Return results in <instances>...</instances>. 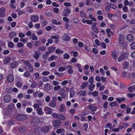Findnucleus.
Instances as JSON below:
<instances>
[{
	"label": "nucleus",
	"instance_id": "30",
	"mask_svg": "<svg viewBox=\"0 0 135 135\" xmlns=\"http://www.w3.org/2000/svg\"><path fill=\"white\" fill-rule=\"evenodd\" d=\"M12 110L8 108H7L5 111V113L7 115H9L11 114Z\"/></svg>",
	"mask_w": 135,
	"mask_h": 135
},
{
	"label": "nucleus",
	"instance_id": "46",
	"mask_svg": "<svg viewBox=\"0 0 135 135\" xmlns=\"http://www.w3.org/2000/svg\"><path fill=\"white\" fill-rule=\"evenodd\" d=\"M110 113L109 112H108L105 115H104V116L102 117L105 118H106L108 116H109L110 115Z\"/></svg>",
	"mask_w": 135,
	"mask_h": 135
},
{
	"label": "nucleus",
	"instance_id": "6",
	"mask_svg": "<svg viewBox=\"0 0 135 135\" xmlns=\"http://www.w3.org/2000/svg\"><path fill=\"white\" fill-rule=\"evenodd\" d=\"M7 80L9 82H12L14 80L13 76L11 74L8 75L7 77Z\"/></svg>",
	"mask_w": 135,
	"mask_h": 135
},
{
	"label": "nucleus",
	"instance_id": "22",
	"mask_svg": "<svg viewBox=\"0 0 135 135\" xmlns=\"http://www.w3.org/2000/svg\"><path fill=\"white\" fill-rule=\"evenodd\" d=\"M16 33L14 31H12L9 34V37L10 38H12L13 37L16 35Z\"/></svg>",
	"mask_w": 135,
	"mask_h": 135
},
{
	"label": "nucleus",
	"instance_id": "18",
	"mask_svg": "<svg viewBox=\"0 0 135 135\" xmlns=\"http://www.w3.org/2000/svg\"><path fill=\"white\" fill-rule=\"evenodd\" d=\"M109 105L111 107H113L116 106L117 105L119 106V105L117 104L116 101H115L113 102H110L109 103Z\"/></svg>",
	"mask_w": 135,
	"mask_h": 135
},
{
	"label": "nucleus",
	"instance_id": "57",
	"mask_svg": "<svg viewBox=\"0 0 135 135\" xmlns=\"http://www.w3.org/2000/svg\"><path fill=\"white\" fill-rule=\"evenodd\" d=\"M30 75V73L28 71H27L24 73V75L26 77H28Z\"/></svg>",
	"mask_w": 135,
	"mask_h": 135
},
{
	"label": "nucleus",
	"instance_id": "2",
	"mask_svg": "<svg viewBox=\"0 0 135 135\" xmlns=\"http://www.w3.org/2000/svg\"><path fill=\"white\" fill-rule=\"evenodd\" d=\"M61 122L59 119H56L52 122L53 126L55 128H59L61 124Z\"/></svg>",
	"mask_w": 135,
	"mask_h": 135
},
{
	"label": "nucleus",
	"instance_id": "53",
	"mask_svg": "<svg viewBox=\"0 0 135 135\" xmlns=\"http://www.w3.org/2000/svg\"><path fill=\"white\" fill-rule=\"evenodd\" d=\"M94 78L93 77H91L89 80V83L91 84H93V83Z\"/></svg>",
	"mask_w": 135,
	"mask_h": 135
},
{
	"label": "nucleus",
	"instance_id": "55",
	"mask_svg": "<svg viewBox=\"0 0 135 135\" xmlns=\"http://www.w3.org/2000/svg\"><path fill=\"white\" fill-rule=\"evenodd\" d=\"M32 111V109L31 108H28L26 109V111L28 113H30Z\"/></svg>",
	"mask_w": 135,
	"mask_h": 135
},
{
	"label": "nucleus",
	"instance_id": "61",
	"mask_svg": "<svg viewBox=\"0 0 135 135\" xmlns=\"http://www.w3.org/2000/svg\"><path fill=\"white\" fill-rule=\"evenodd\" d=\"M100 45L101 46L105 49L106 47V44L104 42H102L100 44Z\"/></svg>",
	"mask_w": 135,
	"mask_h": 135
},
{
	"label": "nucleus",
	"instance_id": "11",
	"mask_svg": "<svg viewBox=\"0 0 135 135\" xmlns=\"http://www.w3.org/2000/svg\"><path fill=\"white\" fill-rule=\"evenodd\" d=\"M49 127L46 126L41 128V131L44 132L45 133H46L49 131Z\"/></svg>",
	"mask_w": 135,
	"mask_h": 135
},
{
	"label": "nucleus",
	"instance_id": "25",
	"mask_svg": "<svg viewBox=\"0 0 135 135\" xmlns=\"http://www.w3.org/2000/svg\"><path fill=\"white\" fill-rule=\"evenodd\" d=\"M26 129V128L25 126H22L19 129V131L21 132H23L25 131Z\"/></svg>",
	"mask_w": 135,
	"mask_h": 135
},
{
	"label": "nucleus",
	"instance_id": "35",
	"mask_svg": "<svg viewBox=\"0 0 135 135\" xmlns=\"http://www.w3.org/2000/svg\"><path fill=\"white\" fill-rule=\"evenodd\" d=\"M111 55L113 58L115 59H116L117 58V55L115 51H113L112 52Z\"/></svg>",
	"mask_w": 135,
	"mask_h": 135
},
{
	"label": "nucleus",
	"instance_id": "20",
	"mask_svg": "<svg viewBox=\"0 0 135 135\" xmlns=\"http://www.w3.org/2000/svg\"><path fill=\"white\" fill-rule=\"evenodd\" d=\"M63 37L65 41H69L70 40V37L66 34H64L63 36Z\"/></svg>",
	"mask_w": 135,
	"mask_h": 135
},
{
	"label": "nucleus",
	"instance_id": "31",
	"mask_svg": "<svg viewBox=\"0 0 135 135\" xmlns=\"http://www.w3.org/2000/svg\"><path fill=\"white\" fill-rule=\"evenodd\" d=\"M79 12L80 14V16L81 17L86 18V14L84 12L83 10H80L79 11Z\"/></svg>",
	"mask_w": 135,
	"mask_h": 135
},
{
	"label": "nucleus",
	"instance_id": "32",
	"mask_svg": "<svg viewBox=\"0 0 135 135\" xmlns=\"http://www.w3.org/2000/svg\"><path fill=\"white\" fill-rule=\"evenodd\" d=\"M129 66V63L127 62L126 61L124 62L123 65V68L124 69H126L128 68Z\"/></svg>",
	"mask_w": 135,
	"mask_h": 135
},
{
	"label": "nucleus",
	"instance_id": "24",
	"mask_svg": "<svg viewBox=\"0 0 135 135\" xmlns=\"http://www.w3.org/2000/svg\"><path fill=\"white\" fill-rule=\"evenodd\" d=\"M119 43L121 45L120 47L123 48L127 46V44L126 42H123V41L119 42Z\"/></svg>",
	"mask_w": 135,
	"mask_h": 135
},
{
	"label": "nucleus",
	"instance_id": "40",
	"mask_svg": "<svg viewBox=\"0 0 135 135\" xmlns=\"http://www.w3.org/2000/svg\"><path fill=\"white\" fill-rule=\"evenodd\" d=\"M128 89L129 91L130 92H132L134 90L133 86H130L128 88Z\"/></svg>",
	"mask_w": 135,
	"mask_h": 135
},
{
	"label": "nucleus",
	"instance_id": "56",
	"mask_svg": "<svg viewBox=\"0 0 135 135\" xmlns=\"http://www.w3.org/2000/svg\"><path fill=\"white\" fill-rule=\"evenodd\" d=\"M17 45L18 47H21L23 46V44L22 42H19L17 43Z\"/></svg>",
	"mask_w": 135,
	"mask_h": 135
},
{
	"label": "nucleus",
	"instance_id": "54",
	"mask_svg": "<svg viewBox=\"0 0 135 135\" xmlns=\"http://www.w3.org/2000/svg\"><path fill=\"white\" fill-rule=\"evenodd\" d=\"M129 98H132L135 96V94L134 93L128 94H127Z\"/></svg>",
	"mask_w": 135,
	"mask_h": 135
},
{
	"label": "nucleus",
	"instance_id": "50",
	"mask_svg": "<svg viewBox=\"0 0 135 135\" xmlns=\"http://www.w3.org/2000/svg\"><path fill=\"white\" fill-rule=\"evenodd\" d=\"M56 52L57 53L60 54H61L63 53V51L57 49L56 50Z\"/></svg>",
	"mask_w": 135,
	"mask_h": 135
},
{
	"label": "nucleus",
	"instance_id": "48",
	"mask_svg": "<svg viewBox=\"0 0 135 135\" xmlns=\"http://www.w3.org/2000/svg\"><path fill=\"white\" fill-rule=\"evenodd\" d=\"M123 38L124 36L122 34L120 35L119 37V42L122 41Z\"/></svg>",
	"mask_w": 135,
	"mask_h": 135
},
{
	"label": "nucleus",
	"instance_id": "43",
	"mask_svg": "<svg viewBox=\"0 0 135 135\" xmlns=\"http://www.w3.org/2000/svg\"><path fill=\"white\" fill-rule=\"evenodd\" d=\"M131 47L132 49H135V42H133L131 43Z\"/></svg>",
	"mask_w": 135,
	"mask_h": 135
},
{
	"label": "nucleus",
	"instance_id": "58",
	"mask_svg": "<svg viewBox=\"0 0 135 135\" xmlns=\"http://www.w3.org/2000/svg\"><path fill=\"white\" fill-rule=\"evenodd\" d=\"M50 97L48 95L45 98V100L46 102H49V101H50Z\"/></svg>",
	"mask_w": 135,
	"mask_h": 135
},
{
	"label": "nucleus",
	"instance_id": "26",
	"mask_svg": "<svg viewBox=\"0 0 135 135\" xmlns=\"http://www.w3.org/2000/svg\"><path fill=\"white\" fill-rule=\"evenodd\" d=\"M35 54L33 55V57L35 58V59L37 60L39 57V55L37 51H35Z\"/></svg>",
	"mask_w": 135,
	"mask_h": 135
},
{
	"label": "nucleus",
	"instance_id": "17",
	"mask_svg": "<svg viewBox=\"0 0 135 135\" xmlns=\"http://www.w3.org/2000/svg\"><path fill=\"white\" fill-rule=\"evenodd\" d=\"M57 119L61 120H65V116L62 114H58Z\"/></svg>",
	"mask_w": 135,
	"mask_h": 135
},
{
	"label": "nucleus",
	"instance_id": "44",
	"mask_svg": "<svg viewBox=\"0 0 135 135\" xmlns=\"http://www.w3.org/2000/svg\"><path fill=\"white\" fill-rule=\"evenodd\" d=\"M55 56L54 55H52L51 56L49 57L48 60L49 61H52L54 59Z\"/></svg>",
	"mask_w": 135,
	"mask_h": 135
},
{
	"label": "nucleus",
	"instance_id": "19",
	"mask_svg": "<svg viewBox=\"0 0 135 135\" xmlns=\"http://www.w3.org/2000/svg\"><path fill=\"white\" fill-rule=\"evenodd\" d=\"M107 5H108V6H109L110 7L112 8L113 9H115L117 7L115 4L110 3H108L107 4Z\"/></svg>",
	"mask_w": 135,
	"mask_h": 135
},
{
	"label": "nucleus",
	"instance_id": "9",
	"mask_svg": "<svg viewBox=\"0 0 135 135\" xmlns=\"http://www.w3.org/2000/svg\"><path fill=\"white\" fill-rule=\"evenodd\" d=\"M18 62L16 61H15L12 62L10 64V66L11 68H15L18 66Z\"/></svg>",
	"mask_w": 135,
	"mask_h": 135
},
{
	"label": "nucleus",
	"instance_id": "12",
	"mask_svg": "<svg viewBox=\"0 0 135 135\" xmlns=\"http://www.w3.org/2000/svg\"><path fill=\"white\" fill-rule=\"evenodd\" d=\"M44 87L45 89L47 91H50L51 89V87L50 84L48 83L44 85Z\"/></svg>",
	"mask_w": 135,
	"mask_h": 135
},
{
	"label": "nucleus",
	"instance_id": "37",
	"mask_svg": "<svg viewBox=\"0 0 135 135\" xmlns=\"http://www.w3.org/2000/svg\"><path fill=\"white\" fill-rule=\"evenodd\" d=\"M27 46L29 49H31L32 47V44L31 42H28L27 43Z\"/></svg>",
	"mask_w": 135,
	"mask_h": 135
},
{
	"label": "nucleus",
	"instance_id": "13",
	"mask_svg": "<svg viewBox=\"0 0 135 135\" xmlns=\"http://www.w3.org/2000/svg\"><path fill=\"white\" fill-rule=\"evenodd\" d=\"M38 18L39 17L37 16H32L31 17V20L32 22H35L38 20Z\"/></svg>",
	"mask_w": 135,
	"mask_h": 135
},
{
	"label": "nucleus",
	"instance_id": "4",
	"mask_svg": "<svg viewBox=\"0 0 135 135\" xmlns=\"http://www.w3.org/2000/svg\"><path fill=\"white\" fill-rule=\"evenodd\" d=\"M40 121L37 118H35L31 120V123L33 126H37L39 123Z\"/></svg>",
	"mask_w": 135,
	"mask_h": 135
},
{
	"label": "nucleus",
	"instance_id": "63",
	"mask_svg": "<svg viewBox=\"0 0 135 135\" xmlns=\"http://www.w3.org/2000/svg\"><path fill=\"white\" fill-rule=\"evenodd\" d=\"M43 84V82L42 81H40L37 84L40 87H42Z\"/></svg>",
	"mask_w": 135,
	"mask_h": 135
},
{
	"label": "nucleus",
	"instance_id": "33",
	"mask_svg": "<svg viewBox=\"0 0 135 135\" xmlns=\"http://www.w3.org/2000/svg\"><path fill=\"white\" fill-rule=\"evenodd\" d=\"M88 82H85L82 84L81 86L82 87L81 89L82 88L84 89L85 88L87 85L88 84Z\"/></svg>",
	"mask_w": 135,
	"mask_h": 135
},
{
	"label": "nucleus",
	"instance_id": "51",
	"mask_svg": "<svg viewBox=\"0 0 135 135\" xmlns=\"http://www.w3.org/2000/svg\"><path fill=\"white\" fill-rule=\"evenodd\" d=\"M89 18L92 21H96V19L92 16V15H90L89 16Z\"/></svg>",
	"mask_w": 135,
	"mask_h": 135
},
{
	"label": "nucleus",
	"instance_id": "14",
	"mask_svg": "<svg viewBox=\"0 0 135 135\" xmlns=\"http://www.w3.org/2000/svg\"><path fill=\"white\" fill-rule=\"evenodd\" d=\"M127 40L129 41H132L134 39L133 36L132 34H129L127 37Z\"/></svg>",
	"mask_w": 135,
	"mask_h": 135
},
{
	"label": "nucleus",
	"instance_id": "45",
	"mask_svg": "<svg viewBox=\"0 0 135 135\" xmlns=\"http://www.w3.org/2000/svg\"><path fill=\"white\" fill-rule=\"evenodd\" d=\"M70 57V55L67 53H65L64 55V58L65 59H68Z\"/></svg>",
	"mask_w": 135,
	"mask_h": 135
},
{
	"label": "nucleus",
	"instance_id": "8",
	"mask_svg": "<svg viewBox=\"0 0 135 135\" xmlns=\"http://www.w3.org/2000/svg\"><path fill=\"white\" fill-rule=\"evenodd\" d=\"M70 12V11L69 9H65L63 12V14L64 16H67Z\"/></svg>",
	"mask_w": 135,
	"mask_h": 135
},
{
	"label": "nucleus",
	"instance_id": "34",
	"mask_svg": "<svg viewBox=\"0 0 135 135\" xmlns=\"http://www.w3.org/2000/svg\"><path fill=\"white\" fill-rule=\"evenodd\" d=\"M14 107L15 105L13 104L10 103L8 105V108L12 110V109L14 108Z\"/></svg>",
	"mask_w": 135,
	"mask_h": 135
},
{
	"label": "nucleus",
	"instance_id": "59",
	"mask_svg": "<svg viewBox=\"0 0 135 135\" xmlns=\"http://www.w3.org/2000/svg\"><path fill=\"white\" fill-rule=\"evenodd\" d=\"M36 84L35 82H33L31 84V87L32 88H34L36 87Z\"/></svg>",
	"mask_w": 135,
	"mask_h": 135
},
{
	"label": "nucleus",
	"instance_id": "42",
	"mask_svg": "<svg viewBox=\"0 0 135 135\" xmlns=\"http://www.w3.org/2000/svg\"><path fill=\"white\" fill-rule=\"evenodd\" d=\"M75 95L74 91L73 90H71L70 91V97H73Z\"/></svg>",
	"mask_w": 135,
	"mask_h": 135
},
{
	"label": "nucleus",
	"instance_id": "16",
	"mask_svg": "<svg viewBox=\"0 0 135 135\" xmlns=\"http://www.w3.org/2000/svg\"><path fill=\"white\" fill-rule=\"evenodd\" d=\"M56 104V102L53 100H51L49 104V105L51 107L54 108L55 107Z\"/></svg>",
	"mask_w": 135,
	"mask_h": 135
},
{
	"label": "nucleus",
	"instance_id": "62",
	"mask_svg": "<svg viewBox=\"0 0 135 135\" xmlns=\"http://www.w3.org/2000/svg\"><path fill=\"white\" fill-rule=\"evenodd\" d=\"M50 73V72L48 71H44L42 73V74L44 75H47Z\"/></svg>",
	"mask_w": 135,
	"mask_h": 135
},
{
	"label": "nucleus",
	"instance_id": "41",
	"mask_svg": "<svg viewBox=\"0 0 135 135\" xmlns=\"http://www.w3.org/2000/svg\"><path fill=\"white\" fill-rule=\"evenodd\" d=\"M56 48L55 47L51 46L49 47V49L50 52H52Z\"/></svg>",
	"mask_w": 135,
	"mask_h": 135
},
{
	"label": "nucleus",
	"instance_id": "28",
	"mask_svg": "<svg viewBox=\"0 0 135 135\" xmlns=\"http://www.w3.org/2000/svg\"><path fill=\"white\" fill-rule=\"evenodd\" d=\"M37 114L40 115H42L44 113V112L42 111V110L40 108L37 109Z\"/></svg>",
	"mask_w": 135,
	"mask_h": 135
},
{
	"label": "nucleus",
	"instance_id": "23",
	"mask_svg": "<svg viewBox=\"0 0 135 135\" xmlns=\"http://www.w3.org/2000/svg\"><path fill=\"white\" fill-rule=\"evenodd\" d=\"M31 39L33 40L36 41L38 39V37L34 33H33L32 34V36L31 37Z\"/></svg>",
	"mask_w": 135,
	"mask_h": 135
},
{
	"label": "nucleus",
	"instance_id": "39",
	"mask_svg": "<svg viewBox=\"0 0 135 135\" xmlns=\"http://www.w3.org/2000/svg\"><path fill=\"white\" fill-rule=\"evenodd\" d=\"M95 86V85L94 84H91L89 86V89L90 90H92L93 89Z\"/></svg>",
	"mask_w": 135,
	"mask_h": 135
},
{
	"label": "nucleus",
	"instance_id": "49",
	"mask_svg": "<svg viewBox=\"0 0 135 135\" xmlns=\"http://www.w3.org/2000/svg\"><path fill=\"white\" fill-rule=\"evenodd\" d=\"M41 44L40 42L39 41H36L35 42V45L36 46H38L40 45Z\"/></svg>",
	"mask_w": 135,
	"mask_h": 135
},
{
	"label": "nucleus",
	"instance_id": "38",
	"mask_svg": "<svg viewBox=\"0 0 135 135\" xmlns=\"http://www.w3.org/2000/svg\"><path fill=\"white\" fill-rule=\"evenodd\" d=\"M24 64L25 65H26L27 66H28V67L31 66L30 62H29L28 61L25 60H24Z\"/></svg>",
	"mask_w": 135,
	"mask_h": 135
},
{
	"label": "nucleus",
	"instance_id": "10",
	"mask_svg": "<svg viewBox=\"0 0 135 135\" xmlns=\"http://www.w3.org/2000/svg\"><path fill=\"white\" fill-rule=\"evenodd\" d=\"M44 110L46 113L48 114H50L52 113L51 109L50 108L48 107H46L44 108Z\"/></svg>",
	"mask_w": 135,
	"mask_h": 135
},
{
	"label": "nucleus",
	"instance_id": "7",
	"mask_svg": "<svg viewBox=\"0 0 135 135\" xmlns=\"http://www.w3.org/2000/svg\"><path fill=\"white\" fill-rule=\"evenodd\" d=\"M5 11V8L4 7L1 8L0 9V16L1 17H3L5 16L4 13Z\"/></svg>",
	"mask_w": 135,
	"mask_h": 135
},
{
	"label": "nucleus",
	"instance_id": "29",
	"mask_svg": "<svg viewBox=\"0 0 135 135\" xmlns=\"http://www.w3.org/2000/svg\"><path fill=\"white\" fill-rule=\"evenodd\" d=\"M10 61V58L9 57H7L5 58L4 60V64H7Z\"/></svg>",
	"mask_w": 135,
	"mask_h": 135
},
{
	"label": "nucleus",
	"instance_id": "64",
	"mask_svg": "<svg viewBox=\"0 0 135 135\" xmlns=\"http://www.w3.org/2000/svg\"><path fill=\"white\" fill-rule=\"evenodd\" d=\"M95 42L98 46L100 45V42L99 41L98 39H96L95 40Z\"/></svg>",
	"mask_w": 135,
	"mask_h": 135
},
{
	"label": "nucleus",
	"instance_id": "36",
	"mask_svg": "<svg viewBox=\"0 0 135 135\" xmlns=\"http://www.w3.org/2000/svg\"><path fill=\"white\" fill-rule=\"evenodd\" d=\"M8 47L10 48H12L14 46V44L11 42H9L8 44Z\"/></svg>",
	"mask_w": 135,
	"mask_h": 135
},
{
	"label": "nucleus",
	"instance_id": "27",
	"mask_svg": "<svg viewBox=\"0 0 135 135\" xmlns=\"http://www.w3.org/2000/svg\"><path fill=\"white\" fill-rule=\"evenodd\" d=\"M65 109V105L61 104L60 105V110L61 112H64Z\"/></svg>",
	"mask_w": 135,
	"mask_h": 135
},
{
	"label": "nucleus",
	"instance_id": "3",
	"mask_svg": "<svg viewBox=\"0 0 135 135\" xmlns=\"http://www.w3.org/2000/svg\"><path fill=\"white\" fill-rule=\"evenodd\" d=\"M16 117L17 120L19 121L24 120L26 118V116L22 114H17L16 115Z\"/></svg>",
	"mask_w": 135,
	"mask_h": 135
},
{
	"label": "nucleus",
	"instance_id": "15",
	"mask_svg": "<svg viewBox=\"0 0 135 135\" xmlns=\"http://www.w3.org/2000/svg\"><path fill=\"white\" fill-rule=\"evenodd\" d=\"M40 131H41V128L40 127H37L35 129L34 132L36 134L39 135L40 134Z\"/></svg>",
	"mask_w": 135,
	"mask_h": 135
},
{
	"label": "nucleus",
	"instance_id": "52",
	"mask_svg": "<svg viewBox=\"0 0 135 135\" xmlns=\"http://www.w3.org/2000/svg\"><path fill=\"white\" fill-rule=\"evenodd\" d=\"M58 114L57 113H53L52 114V116L53 118H58Z\"/></svg>",
	"mask_w": 135,
	"mask_h": 135
},
{
	"label": "nucleus",
	"instance_id": "47",
	"mask_svg": "<svg viewBox=\"0 0 135 135\" xmlns=\"http://www.w3.org/2000/svg\"><path fill=\"white\" fill-rule=\"evenodd\" d=\"M92 26H93V27L95 29H96V30H94V31H95V32L97 33H98L99 31H98L97 27L95 25L94 26V25H93V24H92Z\"/></svg>",
	"mask_w": 135,
	"mask_h": 135
},
{
	"label": "nucleus",
	"instance_id": "21",
	"mask_svg": "<svg viewBox=\"0 0 135 135\" xmlns=\"http://www.w3.org/2000/svg\"><path fill=\"white\" fill-rule=\"evenodd\" d=\"M89 109L93 111H95L97 109V107L94 106L89 105L88 106Z\"/></svg>",
	"mask_w": 135,
	"mask_h": 135
},
{
	"label": "nucleus",
	"instance_id": "1",
	"mask_svg": "<svg viewBox=\"0 0 135 135\" xmlns=\"http://www.w3.org/2000/svg\"><path fill=\"white\" fill-rule=\"evenodd\" d=\"M129 54L126 52H123L119 57L118 59V62H120L122 60L127 58Z\"/></svg>",
	"mask_w": 135,
	"mask_h": 135
},
{
	"label": "nucleus",
	"instance_id": "5",
	"mask_svg": "<svg viewBox=\"0 0 135 135\" xmlns=\"http://www.w3.org/2000/svg\"><path fill=\"white\" fill-rule=\"evenodd\" d=\"M4 100L5 102L9 103L11 100V97L9 94H6L5 95L4 98Z\"/></svg>",
	"mask_w": 135,
	"mask_h": 135
},
{
	"label": "nucleus",
	"instance_id": "60",
	"mask_svg": "<svg viewBox=\"0 0 135 135\" xmlns=\"http://www.w3.org/2000/svg\"><path fill=\"white\" fill-rule=\"evenodd\" d=\"M92 51L95 54H97L98 53L97 50L95 48H93V49Z\"/></svg>",
	"mask_w": 135,
	"mask_h": 135
}]
</instances>
